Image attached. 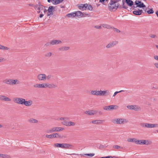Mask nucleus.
Wrapping results in <instances>:
<instances>
[{
	"label": "nucleus",
	"mask_w": 158,
	"mask_h": 158,
	"mask_svg": "<svg viewBox=\"0 0 158 158\" xmlns=\"http://www.w3.org/2000/svg\"><path fill=\"white\" fill-rule=\"evenodd\" d=\"M37 78L40 81H44L46 80V75L44 74H40L37 75Z\"/></svg>",
	"instance_id": "9b49d317"
},
{
	"label": "nucleus",
	"mask_w": 158,
	"mask_h": 158,
	"mask_svg": "<svg viewBox=\"0 0 158 158\" xmlns=\"http://www.w3.org/2000/svg\"><path fill=\"white\" fill-rule=\"evenodd\" d=\"M55 7L52 6H49L48 10L47 11V16L49 17L51 15L53 14V10H54Z\"/></svg>",
	"instance_id": "9d476101"
},
{
	"label": "nucleus",
	"mask_w": 158,
	"mask_h": 158,
	"mask_svg": "<svg viewBox=\"0 0 158 158\" xmlns=\"http://www.w3.org/2000/svg\"><path fill=\"white\" fill-rule=\"evenodd\" d=\"M3 82L8 85H13L19 83V81L17 79H6L3 81Z\"/></svg>",
	"instance_id": "f03ea898"
},
{
	"label": "nucleus",
	"mask_w": 158,
	"mask_h": 158,
	"mask_svg": "<svg viewBox=\"0 0 158 158\" xmlns=\"http://www.w3.org/2000/svg\"><path fill=\"white\" fill-rule=\"evenodd\" d=\"M54 146L55 148H62L70 149H74V146L69 143H55L54 144Z\"/></svg>",
	"instance_id": "f257e3e1"
},
{
	"label": "nucleus",
	"mask_w": 158,
	"mask_h": 158,
	"mask_svg": "<svg viewBox=\"0 0 158 158\" xmlns=\"http://www.w3.org/2000/svg\"><path fill=\"white\" fill-rule=\"evenodd\" d=\"M157 88V86L156 85H153L152 87V89H156Z\"/></svg>",
	"instance_id": "8fccbe9b"
},
{
	"label": "nucleus",
	"mask_w": 158,
	"mask_h": 158,
	"mask_svg": "<svg viewBox=\"0 0 158 158\" xmlns=\"http://www.w3.org/2000/svg\"><path fill=\"white\" fill-rule=\"evenodd\" d=\"M100 158H112V157L111 156H107L101 157Z\"/></svg>",
	"instance_id": "3c124183"
},
{
	"label": "nucleus",
	"mask_w": 158,
	"mask_h": 158,
	"mask_svg": "<svg viewBox=\"0 0 158 158\" xmlns=\"http://www.w3.org/2000/svg\"><path fill=\"white\" fill-rule=\"evenodd\" d=\"M70 47L69 46H62L60 47L58 50L59 51L62 52L68 51Z\"/></svg>",
	"instance_id": "2eb2a0df"
},
{
	"label": "nucleus",
	"mask_w": 158,
	"mask_h": 158,
	"mask_svg": "<svg viewBox=\"0 0 158 158\" xmlns=\"http://www.w3.org/2000/svg\"><path fill=\"white\" fill-rule=\"evenodd\" d=\"M118 108V106L117 105H110L105 106L103 107V109L105 110H111L117 109Z\"/></svg>",
	"instance_id": "6e6552de"
},
{
	"label": "nucleus",
	"mask_w": 158,
	"mask_h": 158,
	"mask_svg": "<svg viewBox=\"0 0 158 158\" xmlns=\"http://www.w3.org/2000/svg\"><path fill=\"white\" fill-rule=\"evenodd\" d=\"M114 31H116L118 33V32H119L120 31L118 30V29L116 28H114Z\"/></svg>",
	"instance_id": "864d4df0"
},
{
	"label": "nucleus",
	"mask_w": 158,
	"mask_h": 158,
	"mask_svg": "<svg viewBox=\"0 0 158 158\" xmlns=\"http://www.w3.org/2000/svg\"><path fill=\"white\" fill-rule=\"evenodd\" d=\"M118 44V42L117 41H112L108 44L106 46V47L107 48L109 49L116 45Z\"/></svg>",
	"instance_id": "f8f14e48"
},
{
	"label": "nucleus",
	"mask_w": 158,
	"mask_h": 158,
	"mask_svg": "<svg viewBox=\"0 0 158 158\" xmlns=\"http://www.w3.org/2000/svg\"><path fill=\"white\" fill-rule=\"evenodd\" d=\"M45 132L48 133H53L52 128H51L50 129H48V130H46L45 131Z\"/></svg>",
	"instance_id": "a19ab883"
},
{
	"label": "nucleus",
	"mask_w": 158,
	"mask_h": 158,
	"mask_svg": "<svg viewBox=\"0 0 158 158\" xmlns=\"http://www.w3.org/2000/svg\"><path fill=\"white\" fill-rule=\"evenodd\" d=\"M3 60H0V62H2Z\"/></svg>",
	"instance_id": "69168bd1"
},
{
	"label": "nucleus",
	"mask_w": 158,
	"mask_h": 158,
	"mask_svg": "<svg viewBox=\"0 0 158 158\" xmlns=\"http://www.w3.org/2000/svg\"><path fill=\"white\" fill-rule=\"evenodd\" d=\"M143 10H135L133 11V13L136 15H140L141 14Z\"/></svg>",
	"instance_id": "bb28decb"
},
{
	"label": "nucleus",
	"mask_w": 158,
	"mask_h": 158,
	"mask_svg": "<svg viewBox=\"0 0 158 158\" xmlns=\"http://www.w3.org/2000/svg\"><path fill=\"white\" fill-rule=\"evenodd\" d=\"M124 91V90H121L119 91H116L114 94L113 97H114L117 94H118L119 93H120V92H123Z\"/></svg>",
	"instance_id": "79ce46f5"
},
{
	"label": "nucleus",
	"mask_w": 158,
	"mask_h": 158,
	"mask_svg": "<svg viewBox=\"0 0 158 158\" xmlns=\"http://www.w3.org/2000/svg\"><path fill=\"white\" fill-rule=\"evenodd\" d=\"M52 136V139L54 138H61V136L59 135L57 133H54L51 134Z\"/></svg>",
	"instance_id": "393cba45"
},
{
	"label": "nucleus",
	"mask_w": 158,
	"mask_h": 158,
	"mask_svg": "<svg viewBox=\"0 0 158 158\" xmlns=\"http://www.w3.org/2000/svg\"><path fill=\"white\" fill-rule=\"evenodd\" d=\"M78 7L80 10H84L86 9L91 10L92 9V7L91 6L87 4H81L78 5Z\"/></svg>",
	"instance_id": "7ed1b4c3"
},
{
	"label": "nucleus",
	"mask_w": 158,
	"mask_h": 158,
	"mask_svg": "<svg viewBox=\"0 0 158 158\" xmlns=\"http://www.w3.org/2000/svg\"><path fill=\"white\" fill-rule=\"evenodd\" d=\"M47 83L40 84V88H47Z\"/></svg>",
	"instance_id": "72a5a7b5"
},
{
	"label": "nucleus",
	"mask_w": 158,
	"mask_h": 158,
	"mask_svg": "<svg viewBox=\"0 0 158 158\" xmlns=\"http://www.w3.org/2000/svg\"><path fill=\"white\" fill-rule=\"evenodd\" d=\"M112 158H117V157L115 156H112Z\"/></svg>",
	"instance_id": "0e129e2a"
},
{
	"label": "nucleus",
	"mask_w": 158,
	"mask_h": 158,
	"mask_svg": "<svg viewBox=\"0 0 158 158\" xmlns=\"http://www.w3.org/2000/svg\"><path fill=\"white\" fill-rule=\"evenodd\" d=\"M154 58L155 59H158V56H154Z\"/></svg>",
	"instance_id": "13d9d810"
},
{
	"label": "nucleus",
	"mask_w": 158,
	"mask_h": 158,
	"mask_svg": "<svg viewBox=\"0 0 158 158\" xmlns=\"http://www.w3.org/2000/svg\"><path fill=\"white\" fill-rule=\"evenodd\" d=\"M95 28L97 29H101L102 28V27L100 26H97L95 27Z\"/></svg>",
	"instance_id": "5fc2aeb1"
},
{
	"label": "nucleus",
	"mask_w": 158,
	"mask_h": 158,
	"mask_svg": "<svg viewBox=\"0 0 158 158\" xmlns=\"http://www.w3.org/2000/svg\"><path fill=\"white\" fill-rule=\"evenodd\" d=\"M155 65L156 67L158 68V63H155Z\"/></svg>",
	"instance_id": "4d7b16f0"
},
{
	"label": "nucleus",
	"mask_w": 158,
	"mask_h": 158,
	"mask_svg": "<svg viewBox=\"0 0 158 158\" xmlns=\"http://www.w3.org/2000/svg\"><path fill=\"white\" fill-rule=\"evenodd\" d=\"M156 48L158 49V45H156Z\"/></svg>",
	"instance_id": "338daca9"
},
{
	"label": "nucleus",
	"mask_w": 158,
	"mask_h": 158,
	"mask_svg": "<svg viewBox=\"0 0 158 158\" xmlns=\"http://www.w3.org/2000/svg\"><path fill=\"white\" fill-rule=\"evenodd\" d=\"M156 36V35L153 34H151L149 35V37L151 38H154Z\"/></svg>",
	"instance_id": "a18cd8bd"
},
{
	"label": "nucleus",
	"mask_w": 158,
	"mask_h": 158,
	"mask_svg": "<svg viewBox=\"0 0 158 158\" xmlns=\"http://www.w3.org/2000/svg\"><path fill=\"white\" fill-rule=\"evenodd\" d=\"M97 112V111L94 110H88L86 111L85 112V113L89 115H93L96 114Z\"/></svg>",
	"instance_id": "4be33fe9"
},
{
	"label": "nucleus",
	"mask_w": 158,
	"mask_h": 158,
	"mask_svg": "<svg viewBox=\"0 0 158 158\" xmlns=\"http://www.w3.org/2000/svg\"><path fill=\"white\" fill-rule=\"evenodd\" d=\"M67 16L69 17H75V14L74 13H72L68 14L67 15Z\"/></svg>",
	"instance_id": "c9c22d12"
},
{
	"label": "nucleus",
	"mask_w": 158,
	"mask_h": 158,
	"mask_svg": "<svg viewBox=\"0 0 158 158\" xmlns=\"http://www.w3.org/2000/svg\"><path fill=\"white\" fill-rule=\"evenodd\" d=\"M62 123L66 126H69V122L66 121H64Z\"/></svg>",
	"instance_id": "4c0bfd02"
},
{
	"label": "nucleus",
	"mask_w": 158,
	"mask_h": 158,
	"mask_svg": "<svg viewBox=\"0 0 158 158\" xmlns=\"http://www.w3.org/2000/svg\"><path fill=\"white\" fill-rule=\"evenodd\" d=\"M60 119L61 120H63L64 119V118H63V117H61V118H60Z\"/></svg>",
	"instance_id": "bf43d9fd"
},
{
	"label": "nucleus",
	"mask_w": 158,
	"mask_h": 158,
	"mask_svg": "<svg viewBox=\"0 0 158 158\" xmlns=\"http://www.w3.org/2000/svg\"><path fill=\"white\" fill-rule=\"evenodd\" d=\"M47 138H49V139H52V136L51 135H46L45 136Z\"/></svg>",
	"instance_id": "09e8293b"
},
{
	"label": "nucleus",
	"mask_w": 158,
	"mask_h": 158,
	"mask_svg": "<svg viewBox=\"0 0 158 158\" xmlns=\"http://www.w3.org/2000/svg\"><path fill=\"white\" fill-rule=\"evenodd\" d=\"M117 158H120V157H117Z\"/></svg>",
	"instance_id": "774afa93"
},
{
	"label": "nucleus",
	"mask_w": 158,
	"mask_h": 158,
	"mask_svg": "<svg viewBox=\"0 0 158 158\" xmlns=\"http://www.w3.org/2000/svg\"><path fill=\"white\" fill-rule=\"evenodd\" d=\"M102 121L100 120H93L91 121V123L93 124H99L101 123Z\"/></svg>",
	"instance_id": "c756f323"
},
{
	"label": "nucleus",
	"mask_w": 158,
	"mask_h": 158,
	"mask_svg": "<svg viewBox=\"0 0 158 158\" xmlns=\"http://www.w3.org/2000/svg\"><path fill=\"white\" fill-rule=\"evenodd\" d=\"M74 13L75 14V17L77 16L79 18L86 17L88 15V14L84 13L80 11L75 12Z\"/></svg>",
	"instance_id": "0eeeda50"
},
{
	"label": "nucleus",
	"mask_w": 158,
	"mask_h": 158,
	"mask_svg": "<svg viewBox=\"0 0 158 158\" xmlns=\"http://www.w3.org/2000/svg\"><path fill=\"white\" fill-rule=\"evenodd\" d=\"M147 12L148 14H152L153 13L154 11L152 9H151L147 11Z\"/></svg>",
	"instance_id": "49530a36"
},
{
	"label": "nucleus",
	"mask_w": 158,
	"mask_h": 158,
	"mask_svg": "<svg viewBox=\"0 0 158 158\" xmlns=\"http://www.w3.org/2000/svg\"><path fill=\"white\" fill-rule=\"evenodd\" d=\"M75 125V123L74 122H69V126H74Z\"/></svg>",
	"instance_id": "c03bdc74"
},
{
	"label": "nucleus",
	"mask_w": 158,
	"mask_h": 158,
	"mask_svg": "<svg viewBox=\"0 0 158 158\" xmlns=\"http://www.w3.org/2000/svg\"><path fill=\"white\" fill-rule=\"evenodd\" d=\"M0 157L2 158H10V155L5 154H0Z\"/></svg>",
	"instance_id": "473e14b6"
},
{
	"label": "nucleus",
	"mask_w": 158,
	"mask_h": 158,
	"mask_svg": "<svg viewBox=\"0 0 158 158\" xmlns=\"http://www.w3.org/2000/svg\"><path fill=\"white\" fill-rule=\"evenodd\" d=\"M22 98H16L13 99L14 102L18 104L19 105H23L24 99Z\"/></svg>",
	"instance_id": "423d86ee"
},
{
	"label": "nucleus",
	"mask_w": 158,
	"mask_h": 158,
	"mask_svg": "<svg viewBox=\"0 0 158 158\" xmlns=\"http://www.w3.org/2000/svg\"><path fill=\"white\" fill-rule=\"evenodd\" d=\"M113 148L116 149H123V148L118 145H114L113 146Z\"/></svg>",
	"instance_id": "f704fd0d"
},
{
	"label": "nucleus",
	"mask_w": 158,
	"mask_h": 158,
	"mask_svg": "<svg viewBox=\"0 0 158 158\" xmlns=\"http://www.w3.org/2000/svg\"><path fill=\"white\" fill-rule=\"evenodd\" d=\"M52 53L51 52H48L46 53L45 54V56L47 58H49L52 56Z\"/></svg>",
	"instance_id": "e433bc0d"
},
{
	"label": "nucleus",
	"mask_w": 158,
	"mask_h": 158,
	"mask_svg": "<svg viewBox=\"0 0 158 158\" xmlns=\"http://www.w3.org/2000/svg\"><path fill=\"white\" fill-rule=\"evenodd\" d=\"M102 26L104 28H109L110 27V26L109 25L105 24H102Z\"/></svg>",
	"instance_id": "ea45409f"
},
{
	"label": "nucleus",
	"mask_w": 158,
	"mask_h": 158,
	"mask_svg": "<svg viewBox=\"0 0 158 158\" xmlns=\"http://www.w3.org/2000/svg\"><path fill=\"white\" fill-rule=\"evenodd\" d=\"M127 141L130 142H134L136 144H138L139 143V140H137L135 138H130L128 139Z\"/></svg>",
	"instance_id": "412c9836"
},
{
	"label": "nucleus",
	"mask_w": 158,
	"mask_h": 158,
	"mask_svg": "<svg viewBox=\"0 0 158 158\" xmlns=\"http://www.w3.org/2000/svg\"><path fill=\"white\" fill-rule=\"evenodd\" d=\"M63 0H52V3L54 4H57L62 2Z\"/></svg>",
	"instance_id": "c85d7f7f"
},
{
	"label": "nucleus",
	"mask_w": 158,
	"mask_h": 158,
	"mask_svg": "<svg viewBox=\"0 0 158 158\" xmlns=\"http://www.w3.org/2000/svg\"><path fill=\"white\" fill-rule=\"evenodd\" d=\"M99 92L97 90H92L91 92V94L93 95L98 96Z\"/></svg>",
	"instance_id": "7c9ffc66"
},
{
	"label": "nucleus",
	"mask_w": 158,
	"mask_h": 158,
	"mask_svg": "<svg viewBox=\"0 0 158 158\" xmlns=\"http://www.w3.org/2000/svg\"><path fill=\"white\" fill-rule=\"evenodd\" d=\"M62 41L59 40H53L51 41L50 42V45H55L60 44L62 43Z\"/></svg>",
	"instance_id": "4468645a"
},
{
	"label": "nucleus",
	"mask_w": 158,
	"mask_h": 158,
	"mask_svg": "<svg viewBox=\"0 0 158 158\" xmlns=\"http://www.w3.org/2000/svg\"><path fill=\"white\" fill-rule=\"evenodd\" d=\"M0 99L4 101H11L10 99L4 95H0Z\"/></svg>",
	"instance_id": "5701e85b"
},
{
	"label": "nucleus",
	"mask_w": 158,
	"mask_h": 158,
	"mask_svg": "<svg viewBox=\"0 0 158 158\" xmlns=\"http://www.w3.org/2000/svg\"><path fill=\"white\" fill-rule=\"evenodd\" d=\"M97 111V113H98L99 114H100V115H102V112L101 111Z\"/></svg>",
	"instance_id": "6e6d98bb"
},
{
	"label": "nucleus",
	"mask_w": 158,
	"mask_h": 158,
	"mask_svg": "<svg viewBox=\"0 0 158 158\" xmlns=\"http://www.w3.org/2000/svg\"><path fill=\"white\" fill-rule=\"evenodd\" d=\"M52 0H48V1L49 2H52Z\"/></svg>",
	"instance_id": "052dcab7"
},
{
	"label": "nucleus",
	"mask_w": 158,
	"mask_h": 158,
	"mask_svg": "<svg viewBox=\"0 0 158 158\" xmlns=\"http://www.w3.org/2000/svg\"><path fill=\"white\" fill-rule=\"evenodd\" d=\"M33 86L35 88H40V84H36L34 85Z\"/></svg>",
	"instance_id": "de8ad7c7"
},
{
	"label": "nucleus",
	"mask_w": 158,
	"mask_h": 158,
	"mask_svg": "<svg viewBox=\"0 0 158 158\" xmlns=\"http://www.w3.org/2000/svg\"><path fill=\"white\" fill-rule=\"evenodd\" d=\"M99 96H106L110 94V92L108 90L102 91L100 90L99 91Z\"/></svg>",
	"instance_id": "dca6fc26"
},
{
	"label": "nucleus",
	"mask_w": 158,
	"mask_h": 158,
	"mask_svg": "<svg viewBox=\"0 0 158 158\" xmlns=\"http://www.w3.org/2000/svg\"><path fill=\"white\" fill-rule=\"evenodd\" d=\"M85 155L88 156H93L94 155V153H91L90 154H86Z\"/></svg>",
	"instance_id": "603ef678"
},
{
	"label": "nucleus",
	"mask_w": 158,
	"mask_h": 158,
	"mask_svg": "<svg viewBox=\"0 0 158 158\" xmlns=\"http://www.w3.org/2000/svg\"><path fill=\"white\" fill-rule=\"evenodd\" d=\"M127 122V121L126 119L124 118H115L112 120V122L115 124H123Z\"/></svg>",
	"instance_id": "20e7f679"
},
{
	"label": "nucleus",
	"mask_w": 158,
	"mask_h": 158,
	"mask_svg": "<svg viewBox=\"0 0 158 158\" xmlns=\"http://www.w3.org/2000/svg\"><path fill=\"white\" fill-rule=\"evenodd\" d=\"M53 77L52 75H49L47 76H46V78L48 80H51L52 78Z\"/></svg>",
	"instance_id": "58836bf2"
},
{
	"label": "nucleus",
	"mask_w": 158,
	"mask_h": 158,
	"mask_svg": "<svg viewBox=\"0 0 158 158\" xmlns=\"http://www.w3.org/2000/svg\"><path fill=\"white\" fill-rule=\"evenodd\" d=\"M23 103V104L25 106H29L31 105L32 103V101L31 100L26 101L25 99H24Z\"/></svg>",
	"instance_id": "6ab92c4d"
},
{
	"label": "nucleus",
	"mask_w": 158,
	"mask_h": 158,
	"mask_svg": "<svg viewBox=\"0 0 158 158\" xmlns=\"http://www.w3.org/2000/svg\"><path fill=\"white\" fill-rule=\"evenodd\" d=\"M135 4L137 6L139 7H145V6L144 4L141 3V2L139 1H136L135 2Z\"/></svg>",
	"instance_id": "aec40b11"
},
{
	"label": "nucleus",
	"mask_w": 158,
	"mask_h": 158,
	"mask_svg": "<svg viewBox=\"0 0 158 158\" xmlns=\"http://www.w3.org/2000/svg\"><path fill=\"white\" fill-rule=\"evenodd\" d=\"M28 121L29 123H37L38 122L37 120L33 118H30L28 119Z\"/></svg>",
	"instance_id": "a878e982"
},
{
	"label": "nucleus",
	"mask_w": 158,
	"mask_h": 158,
	"mask_svg": "<svg viewBox=\"0 0 158 158\" xmlns=\"http://www.w3.org/2000/svg\"><path fill=\"white\" fill-rule=\"evenodd\" d=\"M52 128L53 133L56 131H61L64 130V128L58 127H55Z\"/></svg>",
	"instance_id": "a211bd4d"
},
{
	"label": "nucleus",
	"mask_w": 158,
	"mask_h": 158,
	"mask_svg": "<svg viewBox=\"0 0 158 158\" xmlns=\"http://www.w3.org/2000/svg\"><path fill=\"white\" fill-rule=\"evenodd\" d=\"M155 127H158V124L146 123V128H152Z\"/></svg>",
	"instance_id": "f3484780"
},
{
	"label": "nucleus",
	"mask_w": 158,
	"mask_h": 158,
	"mask_svg": "<svg viewBox=\"0 0 158 158\" xmlns=\"http://www.w3.org/2000/svg\"><path fill=\"white\" fill-rule=\"evenodd\" d=\"M140 125L141 127L146 128V123H141L140 124Z\"/></svg>",
	"instance_id": "37998d69"
},
{
	"label": "nucleus",
	"mask_w": 158,
	"mask_h": 158,
	"mask_svg": "<svg viewBox=\"0 0 158 158\" xmlns=\"http://www.w3.org/2000/svg\"><path fill=\"white\" fill-rule=\"evenodd\" d=\"M57 87V86L53 83L47 84V88L49 89L55 88Z\"/></svg>",
	"instance_id": "b1692460"
},
{
	"label": "nucleus",
	"mask_w": 158,
	"mask_h": 158,
	"mask_svg": "<svg viewBox=\"0 0 158 158\" xmlns=\"http://www.w3.org/2000/svg\"><path fill=\"white\" fill-rule=\"evenodd\" d=\"M0 50H8L9 48L0 44Z\"/></svg>",
	"instance_id": "cd10ccee"
},
{
	"label": "nucleus",
	"mask_w": 158,
	"mask_h": 158,
	"mask_svg": "<svg viewBox=\"0 0 158 158\" xmlns=\"http://www.w3.org/2000/svg\"><path fill=\"white\" fill-rule=\"evenodd\" d=\"M126 2L130 6H131L133 5V2L131 0H125Z\"/></svg>",
	"instance_id": "2f4dec72"
},
{
	"label": "nucleus",
	"mask_w": 158,
	"mask_h": 158,
	"mask_svg": "<svg viewBox=\"0 0 158 158\" xmlns=\"http://www.w3.org/2000/svg\"><path fill=\"white\" fill-rule=\"evenodd\" d=\"M152 143V142L149 140H139V143H138V144H145L148 145L151 144Z\"/></svg>",
	"instance_id": "ddd939ff"
},
{
	"label": "nucleus",
	"mask_w": 158,
	"mask_h": 158,
	"mask_svg": "<svg viewBox=\"0 0 158 158\" xmlns=\"http://www.w3.org/2000/svg\"><path fill=\"white\" fill-rule=\"evenodd\" d=\"M127 108L131 110H134L135 111L139 110H141L140 107L137 105H128L127 106Z\"/></svg>",
	"instance_id": "1a4fd4ad"
},
{
	"label": "nucleus",
	"mask_w": 158,
	"mask_h": 158,
	"mask_svg": "<svg viewBox=\"0 0 158 158\" xmlns=\"http://www.w3.org/2000/svg\"><path fill=\"white\" fill-rule=\"evenodd\" d=\"M156 14L157 15V17H158V11H157L156 12Z\"/></svg>",
	"instance_id": "680f3d73"
},
{
	"label": "nucleus",
	"mask_w": 158,
	"mask_h": 158,
	"mask_svg": "<svg viewBox=\"0 0 158 158\" xmlns=\"http://www.w3.org/2000/svg\"><path fill=\"white\" fill-rule=\"evenodd\" d=\"M3 127L2 125L1 124H0V128H2Z\"/></svg>",
	"instance_id": "e2e57ef3"
},
{
	"label": "nucleus",
	"mask_w": 158,
	"mask_h": 158,
	"mask_svg": "<svg viewBox=\"0 0 158 158\" xmlns=\"http://www.w3.org/2000/svg\"><path fill=\"white\" fill-rule=\"evenodd\" d=\"M39 10L37 11V12L38 13H41L39 17L40 18H42L45 14V13L47 12V10L43 6H40L39 7Z\"/></svg>",
	"instance_id": "39448f33"
}]
</instances>
